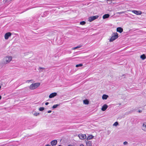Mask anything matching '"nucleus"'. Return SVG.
Here are the masks:
<instances>
[{"mask_svg":"<svg viewBox=\"0 0 146 146\" xmlns=\"http://www.w3.org/2000/svg\"><path fill=\"white\" fill-rule=\"evenodd\" d=\"M12 58L11 56H7L3 58V64H6L9 63L11 60Z\"/></svg>","mask_w":146,"mask_h":146,"instance_id":"f257e3e1","label":"nucleus"},{"mask_svg":"<svg viewBox=\"0 0 146 146\" xmlns=\"http://www.w3.org/2000/svg\"><path fill=\"white\" fill-rule=\"evenodd\" d=\"M40 85L39 83H36L32 84L29 87V88L31 90H33L36 88Z\"/></svg>","mask_w":146,"mask_h":146,"instance_id":"f03ea898","label":"nucleus"},{"mask_svg":"<svg viewBox=\"0 0 146 146\" xmlns=\"http://www.w3.org/2000/svg\"><path fill=\"white\" fill-rule=\"evenodd\" d=\"M113 35L110 40V41L111 42L114 40L118 38V35L117 33H113Z\"/></svg>","mask_w":146,"mask_h":146,"instance_id":"7ed1b4c3","label":"nucleus"},{"mask_svg":"<svg viewBox=\"0 0 146 146\" xmlns=\"http://www.w3.org/2000/svg\"><path fill=\"white\" fill-rule=\"evenodd\" d=\"M47 36L48 38L49 39H52L54 38V35L53 34V32H50L48 33Z\"/></svg>","mask_w":146,"mask_h":146,"instance_id":"20e7f679","label":"nucleus"},{"mask_svg":"<svg viewBox=\"0 0 146 146\" xmlns=\"http://www.w3.org/2000/svg\"><path fill=\"white\" fill-rule=\"evenodd\" d=\"M98 16L97 15L91 16L89 17L88 20L90 22H91L95 19L98 18Z\"/></svg>","mask_w":146,"mask_h":146,"instance_id":"39448f33","label":"nucleus"},{"mask_svg":"<svg viewBox=\"0 0 146 146\" xmlns=\"http://www.w3.org/2000/svg\"><path fill=\"white\" fill-rule=\"evenodd\" d=\"M128 11H131L132 12L134 13V14L137 15H140L141 14V12L140 11H138L137 10H132V11L129 10Z\"/></svg>","mask_w":146,"mask_h":146,"instance_id":"423d86ee","label":"nucleus"},{"mask_svg":"<svg viewBox=\"0 0 146 146\" xmlns=\"http://www.w3.org/2000/svg\"><path fill=\"white\" fill-rule=\"evenodd\" d=\"M78 136L79 138L82 140L84 139L86 137V135L85 134H79Z\"/></svg>","mask_w":146,"mask_h":146,"instance_id":"0eeeda50","label":"nucleus"},{"mask_svg":"<svg viewBox=\"0 0 146 146\" xmlns=\"http://www.w3.org/2000/svg\"><path fill=\"white\" fill-rule=\"evenodd\" d=\"M11 35V33L10 32H7L6 33L5 35V38L6 40L8 39L9 37Z\"/></svg>","mask_w":146,"mask_h":146,"instance_id":"6e6552de","label":"nucleus"},{"mask_svg":"<svg viewBox=\"0 0 146 146\" xmlns=\"http://www.w3.org/2000/svg\"><path fill=\"white\" fill-rule=\"evenodd\" d=\"M57 143V140H54L52 141L51 142V145L52 146H55L56 145Z\"/></svg>","mask_w":146,"mask_h":146,"instance_id":"1a4fd4ad","label":"nucleus"},{"mask_svg":"<svg viewBox=\"0 0 146 146\" xmlns=\"http://www.w3.org/2000/svg\"><path fill=\"white\" fill-rule=\"evenodd\" d=\"M57 94L56 93V92L50 94L49 95V97L50 98H53L54 97L56 96L57 95Z\"/></svg>","mask_w":146,"mask_h":146,"instance_id":"9d476101","label":"nucleus"},{"mask_svg":"<svg viewBox=\"0 0 146 146\" xmlns=\"http://www.w3.org/2000/svg\"><path fill=\"white\" fill-rule=\"evenodd\" d=\"M142 129L144 131L146 132V123H143L142 127Z\"/></svg>","mask_w":146,"mask_h":146,"instance_id":"9b49d317","label":"nucleus"},{"mask_svg":"<svg viewBox=\"0 0 146 146\" xmlns=\"http://www.w3.org/2000/svg\"><path fill=\"white\" fill-rule=\"evenodd\" d=\"M108 107V106L106 104H105L103 106L101 109V110L103 111H105L107 108Z\"/></svg>","mask_w":146,"mask_h":146,"instance_id":"f8f14e48","label":"nucleus"},{"mask_svg":"<svg viewBox=\"0 0 146 146\" xmlns=\"http://www.w3.org/2000/svg\"><path fill=\"white\" fill-rule=\"evenodd\" d=\"M87 146H92V141L86 140Z\"/></svg>","mask_w":146,"mask_h":146,"instance_id":"ddd939ff","label":"nucleus"},{"mask_svg":"<svg viewBox=\"0 0 146 146\" xmlns=\"http://www.w3.org/2000/svg\"><path fill=\"white\" fill-rule=\"evenodd\" d=\"M117 31L120 33H121L123 31V29L121 27H118L117 29Z\"/></svg>","mask_w":146,"mask_h":146,"instance_id":"4468645a","label":"nucleus"},{"mask_svg":"<svg viewBox=\"0 0 146 146\" xmlns=\"http://www.w3.org/2000/svg\"><path fill=\"white\" fill-rule=\"evenodd\" d=\"M94 137V136L92 135L89 136L87 137V139L86 140L88 141L89 140L93 138Z\"/></svg>","mask_w":146,"mask_h":146,"instance_id":"2eb2a0df","label":"nucleus"},{"mask_svg":"<svg viewBox=\"0 0 146 146\" xmlns=\"http://www.w3.org/2000/svg\"><path fill=\"white\" fill-rule=\"evenodd\" d=\"M110 16L109 14H107L104 15L103 16V19H105L108 18Z\"/></svg>","mask_w":146,"mask_h":146,"instance_id":"dca6fc26","label":"nucleus"},{"mask_svg":"<svg viewBox=\"0 0 146 146\" xmlns=\"http://www.w3.org/2000/svg\"><path fill=\"white\" fill-rule=\"evenodd\" d=\"M108 97V96L106 94L103 95L102 96V99L103 100H106Z\"/></svg>","mask_w":146,"mask_h":146,"instance_id":"f3484780","label":"nucleus"},{"mask_svg":"<svg viewBox=\"0 0 146 146\" xmlns=\"http://www.w3.org/2000/svg\"><path fill=\"white\" fill-rule=\"evenodd\" d=\"M83 103L86 105H88L89 103V101L87 100H84L83 101Z\"/></svg>","mask_w":146,"mask_h":146,"instance_id":"a211bd4d","label":"nucleus"},{"mask_svg":"<svg viewBox=\"0 0 146 146\" xmlns=\"http://www.w3.org/2000/svg\"><path fill=\"white\" fill-rule=\"evenodd\" d=\"M140 58L142 60H144L146 58V56L144 54H143L141 56Z\"/></svg>","mask_w":146,"mask_h":146,"instance_id":"6ab92c4d","label":"nucleus"},{"mask_svg":"<svg viewBox=\"0 0 146 146\" xmlns=\"http://www.w3.org/2000/svg\"><path fill=\"white\" fill-rule=\"evenodd\" d=\"M60 105V104H57L54 105L52 107V109L56 108H57L58 106H59Z\"/></svg>","mask_w":146,"mask_h":146,"instance_id":"aec40b11","label":"nucleus"},{"mask_svg":"<svg viewBox=\"0 0 146 146\" xmlns=\"http://www.w3.org/2000/svg\"><path fill=\"white\" fill-rule=\"evenodd\" d=\"M81 47V46L79 45V46H77L76 47H74L72 49L75 50L77 48H80Z\"/></svg>","mask_w":146,"mask_h":146,"instance_id":"412c9836","label":"nucleus"},{"mask_svg":"<svg viewBox=\"0 0 146 146\" xmlns=\"http://www.w3.org/2000/svg\"><path fill=\"white\" fill-rule=\"evenodd\" d=\"M83 66V64H77L76 66V67H81Z\"/></svg>","mask_w":146,"mask_h":146,"instance_id":"4be33fe9","label":"nucleus"},{"mask_svg":"<svg viewBox=\"0 0 146 146\" xmlns=\"http://www.w3.org/2000/svg\"><path fill=\"white\" fill-rule=\"evenodd\" d=\"M44 108L43 107H40L39 109V110L40 111H42L44 110Z\"/></svg>","mask_w":146,"mask_h":146,"instance_id":"5701e85b","label":"nucleus"},{"mask_svg":"<svg viewBox=\"0 0 146 146\" xmlns=\"http://www.w3.org/2000/svg\"><path fill=\"white\" fill-rule=\"evenodd\" d=\"M86 23L84 21H82L80 22V24L82 25H84L86 24Z\"/></svg>","mask_w":146,"mask_h":146,"instance_id":"b1692460","label":"nucleus"},{"mask_svg":"<svg viewBox=\"0 0 146 146\" xmlns=\"http://www.w3.org/2000/svg\"><path fill=\"white\" fill-rule=\"evenodd\" d=\"M44 69V68H43L42 67H39V68L38 69V70L40 72H42V71L41 70L42 69Z\"/></svg>","mask_w":146,"mask_h":146,"instance_id":"393cba45","label":"nucleus"},{"mask_svg":"<svg viewBox=\"0 0 146 146\" xmlns=\"http://www.w3.org/2000/svg\"><path fill=\"white\" fill-rule=\"evenodd\" d=\"M39 114V113H37L36 112H35L34 113V115L35 116H37Z\"/></svg>","mask_w":146,"mask_h":146,"instance_id":"a878e982","label":"nucleus"},{"mask_svg":"<svg viewBox=\"0 0 146 146\" xmlns=\"http://www.w3.org/2000/svg\"><path fill=\"white\" fill-rule=\"evenodd\" d=\"M118 124V123L117 122H115L113 124V126H117Z\"/></svg>","mask_w":146,"mask_h":146,"instance_id":"bb28decb","label":"nucleus"},{"mask_svg":"<svg viewBox=\"0 0 146 146\" xmlns=\"http://www.w3.org/2000/svg\"><path fill=\"white\" fill-rule=\"evenodd\" d=\"M123 144L125 145H126L128 144V143L127 141H125L123 142Z\"/></svg>","mask_w":146,"mask_h":146,"instance_id":"cd10ccee","label":"nucleus"},{"mask_svg":"<svg viewBox=\"0 0 146 146\" xmlns=\"http://www.w3.org/2000/svg\"><path fill=\"white\" fill-rule=\"evenodd\" d=\"M45 13V12H44L43 13V15H41V16L42 17H44L45 16V14H44Z\"/></svg>","mask_w":146,"mask_h":146,"instance_id":"c85d7f7f","label":"nucleus"},{"mask_svg":"<svg viewBox=\"0 0 146 146\" xmlns=\"http://www.w3.org/2000/svg\"><path fill=\"white\" fill-rule=\"evenodd\" d=\"M124 13V12L123 11V12H118V13H119V14H121L123 13Z\"/></svg>","mask_w":146,"mask_h":146,"instance_id":"c756f323","label":"nucleus"},{"mask_svg":"<svg viewBox=\"0 0 146 146\" xmlns=\"http://www.w3.org/2000/svg\"><path fill=\"white\" fill-rule=\"evenodd\" d=\"M32 81V80H27L26 81V82H28L29 83L31 81Z\"/></svg>","mask_w":146,"mask_h":146,"instance_id":"7c9ffc66","label":"nucleus"},{"mask_svg":"<svg viewBox=\"0 0 146 146\" xmlns=\"http://www.w3.org/2000/svg\"><path fill=\"white\" fill-rule=\"evenodd\" d=\"M52 111L51 110H49L48 111V113H50Z\"/></svg>","mask_w":146,"mask_h":146,"instance_id":"2f4dec72","label":"nucleus"},{"mask_svg":"<svg viewBox=\"0 0 146 146\" xmlns=\"http://www.w3.org/2000/svg\"><path fill=\"white\" fill-rule=\"evenodd\" d=\"M138 111L139 112H141L142 111L141 110H138Z\"/></svg>","mask_w":146,"mask_h":146,"instance_id":"473e14b6","label":"nucleus"},{"mask_svg":"<svg viewBox=\"0 0 146 146\" xmlns=\"http://www.w3.org/2000/svg\"><path fill=\"white\" fill-rule=\"evenodd\" d=\"M80 146H84L83 144H81L80 145Z\"/></svg>","mask_w":146,"mask_h":146,"instance_id":"72a5a7b5","label":"nucleus"},{"mask_svg":"<svg viewBox=\"0 0 146 146\" xmlns=\"http://www.w3.org/2000/svg\"><path fill=\"white\" fill-rule=\"evenodd\" d=\"M48 104V102H46V106Z\"/></svg>","mask_w":146,"mask_h":146,"instance_id":"f704fd0d","label":"nucleus"},{"mask_svg":"<svg viewBox=\"0 0 146 146\" xmlns=\"http://www.w3.org/2000/svg\"><path fill=\"white\" fill-rule=\"evenodd\" d=\"M46 146H51L50 145H46Z\"/></svg>","mask_w":146,"mask_h":146,"instance_id":"c9c22d12","label":"nucleus"},{"mask_svg":"<svg viewBox=\"0 0 146 146\" xmlns=\"http://www.w3.org/2000/svg\"><path fill=\"white\" fill-rule=\"evenodd\" d=\"M1 96H0V100L1 99Z\"/></svg>","mask_w":146,"mask_h":146,"instance_id":"e433bc0d","label":"nucleus"},{"mask_svg":"<svg viewBox=\"0 0 146 146\" xmlns=\"http://www.w3.org/2000/svg\"><path fill=\"white\" fill-rule=\"evenodd\" d=\"M58 146H61V145H58Z\"/></svg>","mask_w":146,"mask_h":146,"instance_id":"4c0bfd02","label":"nucleus"},{"mask_svg":"<svg viewBox=\"0 0 146 146\" xmlns=\"http://www.w3.org/2000/svg\"><path fill=\"white\" fill-rule=\"evenodd\" d=\"M124 74H123V76H124Z\"/></svg>","mask_w":146,"mask_h":146,"instance_id":"58836bf2","label":"nucleus"},{"mask_svg":"<svg viewBox=\"0 0 146 146\" xmlns=\"http://www.w3.org/2000/svg\"><path fill=\"white\" fill-rule=\"evenodd\" d=\"M45 146H46V145Z\"/></svg>","mask_w":146,"mask_h":146,"instance_id":"ea45409f","label":"nucleus"}]
</instances>
